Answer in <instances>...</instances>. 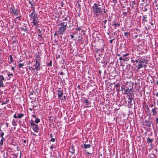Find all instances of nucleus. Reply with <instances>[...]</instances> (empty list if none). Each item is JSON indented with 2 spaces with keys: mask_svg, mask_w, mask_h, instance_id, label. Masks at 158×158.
<instances>
[{
  "mask_svg": "<svg viewBox=\"0 0 158 158\" xmlns=\"http://www.w3.org/2000/svg\"><path fill=\"white\" fill-rule=\"evenodd\" d=\"M92 8L94 15L95 17L98 18L102 15L103 9H104V8L100 5L95 3Z\"/></svg>",
  "mask_w": 158,
  "mask_h": 158,
  "instance_id": "f257e3e1",
  "label": "nucleus"
},
{
  "mask_svg": "<svg viewBox=\"0 0 158 158\" xmlns=\"http://www.w3.org/2000/svg\"><path fill=\"white\" fill-rule=\"evenodd\" d=\"M67 22H62L57 25L58 27L57 32L58 35H63L66 30L67 27Z\"/></svg>",
  "mask_w": 158,
  "mask_h": 158,
  "instance_id": "f03ea898",
  "label": "nucleus"
},
{
  "mask_svg": "<svg viewBox=\"0 0 158 158\" xmlns=\"http://www.w3.org/2000/svg\"><path fill=\"white\" fill-rule=\"evenodd\" d=\"M30 17L33 19V25L35 26L39 22L36 14L32 13L30 15Z\"/></svg>",
  "mask_w": 158,
  "mask_h": 158,
  "instance_id": "7ed1b4c3",
  "label": "nucleus"
},
{
  "mask_svg": "<svg viewBox=\"0 0 158 158\" xmlns=\"http://www.w3.org/2000/svg\"><path fill=\"white\" fill-rule=\"evenodd\" d=\"M36 59H35V63L34 64V66L35 67V69L37 71L39 70L40 69V58L38 55L36 56Z\"/></svg>",
  "mask_w": 158,
  "mask_h": 158,
  "instance_id": "20e7f679",
  "label": "nucleus"
},
{
  "mask_svg": "<svg viewBox=\"0 0 158 158\" xmlns=\"http://www.w3.org/2000/svg\"><path fill=\"white\" fill-rule=\"evenodd\" d=\"M10 13H12L16 16H17L18 15L19 11L17 10V9L15 8V7H11L10 8Z\"/></svg>",
  "mask_w": 158,
  "mask_h": 158,
  "instance_id": "39448f33",
  "label": "nucleus"
},
{
  "mask_svg": "<svg viewBox=\"0 0 158 158\" xmlns=\"http://www.w3.org/2000/svg\"><path fill=\"white\" fill-rule=\"evenodd\" d=\"M4 80L5 78L2 75H0V87H4L3 81H4Z\"/></svg>",
  "mask_w": 158,
  "mask_h": 158,
  "instance_id": "423d86ee",
  "label": "nucleus"
},
{
  "mask_svg": "<svg viewBox=\"0 0 158 158\" xmlns=\"http://www.w3.org/2000/svg\"><path fill=\"white\" fill-rule=\"evenodd\" d=\"M31 127H32L33 130L34 131L37 132L38 131L39 128L37 125L35 124Z\"/></svg>",
  "mask_w": 158,
  "mask_h": 158,
  "instance_id": "0eeeda50",
  "label": "nucleus"
},
{
  "mask_svg": "<svg viewBox=\"0 0 158 158\" xmlns=\"http://www.w3.org/2000/svg\"><path fill=\"white\" fill-rule=\"evenodd\" d=\"M57 92L58 97L60 99L62 97L63 94V90L60 91V90H58Z\"/></svg>",
  "mask_w": 158,
  "mask_h": 158,
  "instance_id": "6e6552de",
  "label": "nucleus"
},
{
  "mask_svg": "<svg viewBox=\"0 0 158 158\" xmlns=\"http://www.w3.org/2000/svg\"><path fill=\"white\" fill-rule=\"evenodd\" d=\"M157 108L156 107H155L152 110V115L153 116H156L158 112L156 110Z\"/></svg>",
  "mask_w": 158,
  "mask_h": 158,
  "instance_id": "1a4fd4ad",
  "label": "nucleus"
},
{
  "mask_svg": "<svg viewBox=\"0 0 158 158\" xmlns=\"http://www.w3.org/2000/svg\"><path fill=\"white\" fill-rule=\"evenodd\" d=\"M112 26H113L114 27V28L116 29L117 27H118L120 26V24L118 23H116L114 22L113 24H112Z\"/></svg>",
  "mask_w": 158,
  "mask_h": 158,
  "instance_id": "9d476101",
  "label": "nucleus"
},
{
  "mask_svg": "<svg viewBox=\"0 0 158 158\" xmlns=\"http://www.w3.org/2000/svg\"><path fill=\"white\" fill-rule=\"evenodd\" d=\"M138 64V66L137 67V69H139L143 67V65L142 64L141 61H139Z\"/></svg>",
  "mask_w": 158,
  "mask_h": 158,
  "instance_id": "9b49d317",
  "label": "nucleus"
},
{
  "mask_svg": "<svg viewBox=\"0 0 158 158\" xmlns=\"http://www.w3.org/2000/svg\"><path fill=\"white\" fill-rule=\"evenodd\" d=\"M74 148V147L71 146L69 148V151L72 153H73L75 152V150Z\"/></svg>",
  "mask_w": 158,
  "mask_h": 158,
  "instance_id": "f8f14e48",
  "label": "nucleus"
},
{
  "mask_svg": "<svg viewBox=\"0 0 158 158\" xmlns=\"http://www.w3.org/2000/svg\"><path fill=\"white\" fill-rule=\"evenodd\" d=\"M91 147V145L89 144H84V145L83 148H84L87 149Z\"/></svg>",
  "mask_w": 158,
  "mask_h": 158,
  "instance_id": "ddd939ff",
  "label": "nucleus"
},
{
  "mask_svg": "<svg viewBox=\"0 0 158 158\" xmlns=\"http://www.w3.org/2000/svg\"><path fill=\"white\" fill-rule=\"evenodd\" d=\"M145 123L146 125L148 127H150L152 124L151 122L150 121H145Z\"/></svg>",
  "mask_w": 158,
  "mask_h": 158,
  "instance_id": "4468645a",
  "label": "nucleus"
},
{
  "mask_svg": "<svg viewBox=\"0 0 158 158\" xmlns=\"http://www.w3.org/2000/svg\"><path fill=\"white\" fill-rule=\"evenodd\" d=\"M153 141V140L152 139H151L149 138H148L147 139V142L148 143H152Z\"/></svg>",
  "mask_w": 158,
  "mask_h": 158,
  "instance_id": "2eb2a0df",
  "label": "nucleus"
},
{
  "mask_svg": "<svg viewBox=\"0 0 158 158\" xmlns=\"http://www.w3.org/2000/svg\"><path fill=\"white\" fill-rule=\"evenodd\" d=\"M133 98L132 97V96H129V97L128 98V103H129V104H131L132 102V101Z\"/></svg>",
  "mask_w": 158,
  "mask_h": 158,
  "instance_id": "dca6fc26",
  "label": "nucleus"
},
{
  "mask_svg": "<svg viewBox=\"0 0 158 158\" xmlns=\"http://www.w3.org/2000/svg\"><path fill=\"white\" fill-rule=\"evenodd\" d=\"M17 115L18 118H20L23 117L24 114L23 113H21V114H17Z\"/></svg>",
  "mask_w": 158,
  "mask_h": 158,
  "instance_id": "f3484780",
  "label": "nucleus"
},
{
  "mask_svg": "<svg viewBox=\"0 0 158 158\" xmlns=\"http://www.w3.org/2000/svg\"><path fill=\"white\" fill-rule=\"evenodd\" d=\"M147 18V17H146L145 16H143V19H142V21L143 23H145V22H148V21L147 19H146V18Z\"/></svg>",
  "mask_w": 158,
  "mask_h": 158,
  "instance_id": "a211bd4d",
  "label": "nucleus"
},
{
  "mask_svg": "<svg viewBox=\"0 0 158 158\" xmlns=\"http://www.w3.org/2000/svg\"><path fill=\"white\" fill-rule=\"evenodd\" d=\"M20 28L21 31H23L24 32H26L27 31V28L25 26L23 27H21Z\"/></svg>",
  "mask_w": 158,
  "mask_h": 158,
  "instance_id": "6ab92c4d",
  "label": "nucleus"
},
{
  "mask_svg": "<svg viewBox=\"0 0 158 158\" xmlns=\"http://www.w3.org/2000/svg\"><path fill=\"white\" fill-rule=\"evenodd\" d=\"M84 103H86V104L87 106H88L89 105V101L87 100H85L84 101Z\"/></svg>",
  "mask_w": 158,
  "mask_h": 158,
  "instance_id": "aec40b11",
  "label": "nucleus"
},
{
  "mask_svg": "<svg viewBox=\"0 0 158 158\" xmlns=\"http://www.w3.org/2000/svg\"><path fill=\"white\" fill-rule=\"evenodd\" d=\"M12 124L13 126H16L17 125V124L15 122V121L14 119H13L12 122Z\"/></svg>",
  "mask_w": 158,
  "mask_h": 158,
  "instance_id": "412c9836",
  "label": "nucleus"
},
{
  "mask_svg": "<svg viewBox=\"0 0 158 158\" xmlns=\"http://www.w3.org/2000/svg\"><path fill=\"white\" fill-rule=\"evenodd\" d=\"M29 3L31 5V7L33 6H34L33 3H32V1H31L30 0H29Z\"/></svg>",
  "mask_w": 158,
  "mask_h": 158,
  "instance_id": "4be33fe9",
  "label": "nucleus"
},
{
  "mask_svg": "<svg viewBox=\"0 0 158 158\" xmlns=\"http://www.w3.org/2000/svg\"><path fill=\"white\" fill-rule=\"evenodd\" d=\"M30 122L31 126L34 125V124H35L34 123V121L32 120H31L30 121Z\"/></svg>",
  "mask_w": 158,
  "mask_h": 158,
  "instance_id": "5701e85b",
  "label": "nucleus"
},
{
  "mask_svg": "<svg viewBox=\"0 0 158 158\" xmlns=\"http://www.w3.org/2000/svg\"><path fill=\"white\" fill-rule=\"evenodd\" d=\"M10 62H9V63L10 64L11 63L13 62V57L11 55H10Z\"/></svg>",
  "mask_w": 158,
  "mask_h": 158,
  "instance_id": "b1692460",
  "label": "nucleus"
},
{
  "mask_svg": "<svg viewBox=\"0 0 158 158\" xmlns=\"http://www.w3.org/2000/svg\"><path fill=\"white\" fill-rule=\"evenodd\" d=\"M40 119L38 118H36L35 122L36 123H39V122H40Z\"/></svg>",
  "mask_w": 158,
  "mask_h": 158,
  "instance_id": "393cba45",
  "label": "nucleus"
},
{
  "mask_svg": "<svg viewBox=\"0 0 158 158\" xmlns=\"http://www.w3.org/2000/svg\"><path fill=\"white\" fill-rule=\"evenodd\" d=\"M9 100H6L5 102H3L2 104V105H3V104H7L9 102Z\"/></svg>",
  "mask_w": 158,
  "mask_h": 158,
  "instance_id": "a878e982",
  "label": "nucleus"
},
{
  "mask_svg": "<svg viewBox=\"0 0 158 158\" xmlns=\"http://www.w3.org/2000/svg\"><path fill=\"white\" fill-rule=\"evenodd\" d=\"M52 62L51 60H50L48 64V66H51L52 65Z\"/></svg>",
  "mask_w": 158,
  "mask_h": 158,
  "instance_id": "bb28decb",
  "label": "nucleus"
},
{
  "mask_svg": "<svg viewBox=\"0 0 158 158\" xmlns=\"http://www.w3.org/2000/svg\"><path fill=\"white\" fill-rule=\"evenodd\" d=\"M112 2L114 3V5L115 6L116 4L117 3V0H112Z\"/></svg>",
  "mask_w": 158,
  "mask_h": 158,
  "instance_id": "cd10ccee",
  "label": "nucleus"
},
{
  "mask_svg": "<svg viewBox=\"0 0 158 158\" xmlns=\"http://www.w3.org/2000/svg\"><path fill=\"white\" fill-rule=\"evenodd\" d=\"M129 34H130V33L129 32H125L124 33V35L126 36H127Z\"/></svg>",
  "mask_w": 158,
  "mask_h": 158,
  "instance_id": "c85d7f7f",
  "label": "nucleus"
},
{
  "mask_svg": "<svg viewBox=\"0 0 158 158\" xmlns=\"http://www.w3.org/2000/svg\"><path fill=\"white\" fill-rule=\"evenodd\" d=\"M24 65V64H19V68L22 67Z\"/></svg>",
  "mask_w": 158,
  "mask_h": 158,
  "instance_id": "c756f323",
  "label": "nucleus"
},
{
  "mask_svg": "<svg viewBox=\"0 0 158 158\" xmlns=\"http://www.w3.org/2000/svg\"><path fill=\"white\" fill-rule=\"evenodd\" d=\"M3 141L2 140H1L0 141V146H1L2 145H3Z\"/></svg>",
  "mask_w": 158,
  "mask_h": 158,
  "instance_id": "7c9ffc66",
  "label": "nucleus"
},
{
  "mask_svg": "<svg viewBox=\"0 0 158 158\" xmlns=\"http://www.w3.org/2000/svg\"><path fill=\"white\" fill-rule=\"evenodd\" d=\"M120 87V85L119 84H116V85H115L114 86V87H116V88H118V87Z\"/></svg>",
  "mask_w": 158,
  "mask_h": 158,
  "instance_id": "2f4dec72",
  "label": "nucleus"
},
{
  "mask_svg": "<svg viewBox=\"0 0 158 158\" xmlns=\"http://www.w3.org/2000/svg\"><path fill=\"white\" fill-rule=\"evenodd\" d=\"M129 60L128 58L126 57L125 58H124L123 59V61H128Z\"/></svg>",
  "mask_w": 158,
  "mask_h": 158,
  "instance_id": "473e14b6",
  "label": "nucleus"
},
{
  "mask_svg": "<svg viewBox=\"0 0 158 158\" xmlns=\"http://www.w3.org/2000/svg\"><path fill=\"white\" fill-rule=\"evenodd\" d=\"M75 29L76 30L78 31L80 30H81V28L80 27H79L77 28H75Z\"/></svg>",
  "mask_w": 158,
  "mask_h": 158,
  "instance_id": "72a5a7b5",
  "label": "nucleus"
},
{
  "mask_svg": "<svg viewBox=\"0 0 158 158\" xmlns=\"http://www.w3.org/2000/svg\"><path fill=\"white\" fill-rule=\"evenodd\" d=\"M31 8H32V10H33V12L32 13H34V12H35V7H34V6H32V7H31Z\"/></svg>",
  "mask_w": 158,
  "mask_h": 158,
  "instance_id": "f704fd0d",
  "label": "nucleus"
},
{
  "mask_svg": "<svg viewBox=\"0 0 158 158\" xmlns=\"http://www.w3.org/2000/svg\"><path fill=\"white\" fill-rule=\"evenodd\" d=\"M107 22V20H105L102 22L104 24H105Z\"/></svg>",
  "mask_w": 158,
  "mask_h": 158,
  "instance_id": "c9c22d12",
  "label": "nucleus"
},
{
  "mask_svg": "<svg viewBox=\"0 0 158 158\" xmlns=\"http://www.w3.org/2000/svg\"><path fill=\"white\" fill-rule=\"evenodd\" d=\"M50 141L53 142H54L55 141V139L53 138H51V139L50 140Z\"/></svg>",
  "mask_w": 158,
  "mask_h": 158,
  "instance_id": "e433bc0d",
  "label": "nucleus"
},
{
  "mask_svg": "<svg viewBox=\"0 0 158 158\" xmlns=\"http://www.w3.org/2000/svg\"><path fill=\"white\" fill-rule=\"evenodd\" d=\"M14 118H18V117H17V114H15L14 115Z\"/></svg>",
  "mask_w": 158,
  "mask_h": 158,
  "instance_id": "4c0bfd02",
  "label": "nucleus"
},
{
  "mask_svg": "<svg viewBox=\"0 0 158 158\" xmlns=\"http://www.w3.org/2000/svg\"><path fill=\"white\" fill-rule=\"evenodd\" d=\"M129 54V53H126V54H123V57H125L126 56H128Z\"/></svg>",
  "mask_w": 158,
  "mask_h": 158,
  "instance_id": "58836bf2",
  "label": "nucleus"
},
{
  "mask_svg": "<svg viewBox=\"0 0 158 158\" xmlns=\"http://www.w3.org/2000/svg\"><path fill=\"white\" fill-rule=\"evenodd\" d=\"M54 146L52 145L50 147V148L51 149H52L54 148Z\"/></svg>",
  "mask_w": 158,
  "mask_h": 158,
  "instance_id": "ea45409f",
  "label": "nucleus"
},
{
  "mask_svg": "<svg viewBox=\"0 0 158 158\" xmlns=\"http://www.w3.org/2000/svg\"><path fill=\"white\" fill-rule=\"evenodd\" d=\"M114 40V39H113L111 40H110V44H112L113 40Z\"/></svg>",
  "mask_w": 158,
  "mask_h": 158,
  "instance_id": "a19ab883",
  "label": "nucleus"
},
{
  "mask_svg": "<svg viewBox=\"0 0 158 158\" xmlns=\"http://www.w3.org/2000/svg\"><path fill=\"white\" fill-rule=\"evenodd\" d=\"M13 76V75L12 74V73H10V74H9L8 75V77H10L11 76Z\"/></svg>",
  "mask_w": 158,
  "mask_h": 158,
  "instance_id": "79ce46f5",
  "label": "nucleus"
},
{
  "mask_svg": "<svg viewBox=\"0 0 158 158\" xmlns=\"http://www.w3.org/2000/svg\"><path fill=\"white\" fill-rule=\"evenodd\" d=\"M4 135V133L3 132H2V133L1 135V137H3Z\"/></svg>",
  "mask_w": 158,
  "mask_h": 158,
  "instance_id": "37998d69",
  "label": "nucleus"
},
{
  "mask_svg": "<svg viewBox=\"0 0 158 158\" xmlns=\"http://www.w3.org/2000/svg\"><path fill=\"white\" fill-rule=\"evenodd\" d=\"M155 120L156 121V123H158V117L156 118Z\"/></svg>",
  "mask_w": 158,
  "mask_h": 158,
  "instance_id": "c03bdc74",
  "label": "nucleus"
},
{
  "mask_svg": "<svg viewBox=\"0 0 158 158\" xmlns=\"http://www.w3.org/2000/svg\"><path fill=\"white\" fill-rule=\"evenodd\" d=\"M103 8H104V9H103V12L104 13H106V12L105 10V6H103Z\"/></svg>",
  "mask_w": 158,
  "mask_h": 158,
  "instance_id": "a18cd8bd",
  "label": "nucleus"
},
{
  "mask_svg": "<svg viewBox=\"0 0 158 158\" xmlns=\"http://www.w3.org/2000/svg\"><path fill=\"white\" fill-rule=\"evenodd\" d=\"M2 137V139H1V140H2V141H4V140H5V139L3 137Z\"/></svg>",
  "mask_w": 158,
  "mask_h": 158,
  "instance_id": "49530a36",
  "label": "nucleus"
},
{
  "mask_svg": "<svg viewBox=\"0 0 158 158\" xmlns=\"http://www.w3.org/2000/svg\"><path fill=\"white\" fill-rule=\"evenodd\" d=\"M34 110V109L33 108V107H30L29 108V110H30L31 111H32V110Z\"/></svg>",
  "mask_w": 158,
  "mask_h": 158,
  "instance_id": "de8ad7c7",
  "label": "nucleus"
},
{
  "mask_svg": "<svg viewBox=\"0 0 158 158\" xmlns=\"http://www.w3.org/2000/svg\"><path fill=\"white\" fill-rule=\"evenodd\" d=\"M135 4V1H134L132 2V4L134 5Z\"/></svg>",
  "mask_w": 158,
  "mask_h": 158,
  "instance_id": "09e8293b",
  "label": "nucleus"
},
{
  "mask_svg": "<svg viewBox=\"0 0 158 158\" xmlns=\"http://www.w3.org/2000/svg\"><path fill=\"white\" fill-rule=\"evenodd\" d=\"M123 59L122 58V57H120L119 58V60H123Z\"/></svg>",
  "mask_w": 158,
  "mask_h": 158,
  "instance_id": "8fccbe9b",
  "label": "nucleus"
},
{
  "mask_svg": "<svg viewBox=\"0 0 158 158\" xmlns=\"http://www.w3.org/2000/svg\"><path fill=\"white\" fill-rule=\"evenodd\" d=\"M139 61H141L142 62V64H143V63H144V61L143 60V59L142 60H140Z\"/></svg>",
  "mask_w": 158,
  "mask_h": 158,
  "instance_id": "3c124183",
  "label": "nucleus"
},
{
  "mask_svg": "<svg viewBox=\"0 0 158 158\" xmlns=\"http://www.w3.org/2000/svg\"><path fill=\"white\" fill-rule=\"evenodd\" d=\"M60 74L61 75H64V73L63 72H60Z\"/></svg>",
  "mask_w": 158,
  "mask_h": 158,
  "instance_id": "603ef678",
  "label": "nucleus"
},
{
  "mask_svg": "<svg viewBox=\"0 0 158 158\" xmlns=\"http://www.w3.org/2000/svg\"><path fill=\"white\" fill-rule=\"evenodd\" d=\"M71 35V38H74V36H73V35Z\"/></svg>",
  "mask_w": 158,
  "mask_h": 158,
  "instance_id": "864d4df0",
  "label": "nucleus"
},
{
  "mask_svg": "<svg viewBox=\"0 0 158 158\" xmlns=\"http://www.w3.org/2000/svg\"><path fill=\"white\" fill-rule=\"evenodd\" d=\"M139 60V59H138V60H135V61L137 63H138L139 61H138V60Z\"/></svg>",
  "mask_w": 158,
  "mask_h": 158,
  "instance_id": "5fc2aeb1",
  "label": "nucleus"
},
{
  "mask_svg": "<svg viewBox=\"0 0 158 158\" xmlns=\"http://www.w3.org/2000/svg\"><path fill=\"white\" fill-rule=\"evenodd\" d=\"M50 137L51 138H52L53 136H52V134H50Z\"/></svg>",
  "mask_w": 158,
  "mask_h": 158,
  "instance_id": "6e6d98bb",
  "label": "nucleus"
},
{
  "mask_svg": "<svg viewBox=\"0 0 158 158\" xmlns=\"http://www.w3.org/2000/svg\"><path fill=\"white\" fill-rule=\"evenodd\" d=\"M11 68V69L14 71V67H12Z\"/></svg>",
  "mask_w": 158,
  "mask_h": 158,
  "instance_id": "4d7b16f0",
  "label": "nucleus"
},
{
  "mask_svg": "<svg viewBox=\"0 0 158 158\" xmlns=\"http://www.w3.org/2000/svg\"><path fill=\"white\" fill-rule=\"evenodd\" d=\"M86 154H89V155H90L91 154V153L88 152H86Z\"/></svg>",
  "mask_w": 158,
  "mask_h": 158,
  "instance_id": "13d9d810",
  "label": "nucleus"
},
{
  "mask_svg": "<svg viewBox=\"0 0 158 158\" xmlns=\"http://www.w3.org/2000/svg\"><path fill=\"white\" fill-rule=\"evenodd\" d=\"M116 90H117V91L118 92V91H119L120 90L119 89H118V88H117Z\"/></svg>",
  "mask_w": 158,
  "mask_h": 158,
  "instance_id": "bf43d9fd",
  "label": "nucleus"
},
{
  "mask_svg": "<svg viewBox=\"0 0 158 158\" xmlns=\"http://www.w3.org/2000/svg\"><path fill=\"white\" fill-rule=\"evenodd\" d=\"M127 14L126 12H123V14L125 15H126Z\"/></svg>",
  "mask_w": 158,
  "mask_h": 158,
  "instance_id": "052dcab7",
  "label": "nucleus"
},
{
  "mask_svg": "<svg viewBox=\"0 0 158 158\" xmlns=\"http://www.w3.org/2000/svg\"><path fill=\"white\" fill-rule=\"evenodd\" d=\"M26 142H27V141H26V140H24L23 141V143H26Z\"/></svg>",
  "mask_w": 158,
  "mask_h": 158,
  "instance_id": "680f3d73",
  "label": "nucleus"
},
{
  "mask_svg": "<svg viewBox=\"0 0 158 158\" xmlns=\"http://www.w3.org/2000/svg\"><path fill=\"white\" fill-rule=\"evenodd\" d=\"M64 20L67 21L68 20V19L66 17L64 19Z\"/></svg>",
  "mask_w": 158,
  "mask_h": 158,
  "instance_id": "e2e57ef3",
  "label": "nucleus"
},
{
  "mask_svg": "<svg viewBox=\"0 0 158 158\" xmlns=\"http://www.w3.org/2000/svg\"><path fill=\"white\" fill-rule=\"evenodd\" d=\"M131 61L133 63H134L135 62V61L134 60H131Z\"/></svg>",
  "mask_w": 158,
  "mask_h": 158,
  "instance_id": "0e129e2a",
  "label": "nucleus"
},
{
  "mask_svg": "<svg viewBox=\"0 0 158 158\" xmlns=\"http://www.w3.org/2000/svg\"><path fill=\"white\" fill-rule=\"evenodd\" d=\"M99 73L100 74H101V71L100 70L99 71Z\"/></svg>",
  "mask_w": 158,
  "mask_h": 158,
  "instance_id": "69168bd1",
  "label": "nucleus"
},
{
  "mask_svg": "<svg viewBox=\"0 0 158 158\" xmlns=\"http://www.w3.org/2000/svg\"><path fill=\"white\" fill-rule=\"evenodd\" d=\"M147 10H148V9H147V8H145V9H144V11H147Z\"/></svg>",
  "mask_w": 158,
  "mask_h": 158,
  "instance_id": "338daca9",
  "label": "nucleus"
},
{
  "mask_svg": "<svg viewBox=\"0 0 158 158\" xmlns=\"http://www.w3.org/2000/svg\"><path fill=\"white\" fill-rule=\"evenodd\" d=\"M157 97H158V92L156 94Z\"/></svg>",
  "mask_w": 158,
  "mask_h": 158,
  "instance_id": "774afa93",
  "label": "nucleus"
}]
</instances>
